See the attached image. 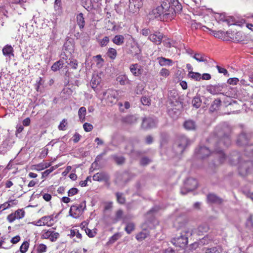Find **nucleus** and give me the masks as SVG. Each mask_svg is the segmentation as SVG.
Wrapping results in <instances>:
<instances>
[{
    "label": "nucleus",
    "mask_w": 253,
    "mask_h": 253,
    "mask_svg": "<svg viewBox=\"0 0 253 253\" xmlns=\"http://www.w3.org/2000/svg\"><path fill=\"white\" fill-rule=\"evenodd\" d=\"M191 229L185 228L182 230L179 235L172 239V243L176 247L184 248L188 244V239L193 234Z\"/></svg>",
    "instance_id": "nucleus-2"
},
{
    "label": "nucleus",
    "mask_w": 253,
    "mask_h": 253,
    "mask_svg": "<svg viewBox=\"0 0 253 253\" xmlns=\"http://www.w3.org/2000/svg\"><path fill=\"white\" fill-rule=\"evenodd\" d=\"M29 244L28 242H24L20 248V251L22 253H26L29 248Z\"/></svg>",
    "instance_id": "nucleus-45"
},
{
    "label": "nucleus",
    "mask_w": 253,
    "mask_h": 253,
    "mask_svg": "<svg viewBox=\"0 0 253 253\" xmlns=\"http://www.w3.org/2000/svg\"><path fill=\"white\" fill-rule=\"evenodd\" d=\"M64 62L62 60H60L57 62H55L51 67V70L53 71H57L60 68L63 67Z\"/></svg>",
    "instance_id": "nucleus-28"
},
{
    "label": "nucleus",
    "mask_w": 253,
    "mask_h": 253,
    "mask_svg": "<svg viewBox=\"0 0 253 253\" xmlns=\"http://www.w3.org/2000/svg\"><path fill=\"white\" fill-rule=\"evenodd\" d=\"M70 236L72 237H76L77 240H76L75 239L74 240L78 242L82 238L81 234L80 233L79 230L76 229H72L71 230Z\"/></svg>",
    "instance_id": "nucleus-34"
},
{
    "label": "nucleus",
    "mask_w": 253,
    "mask_h": 253,
    "mask_svg": "<svg viewBox=\"0 0 253 253\" xmlns=\"http://www.w3.org/2000/svg\"><path fill=\"white\" fill-rule=\"evenodd\" d=\"M231 141L228 135H224L219 138L218 145H221L222 143L225 146H228L230 144Z\"/></svg>",
    "instance_id": "nucleus-25"
},
{
    "label": "nucleus",
    "mask_w": 253,
    "mask_h": 253,
    "mask_svg": "<svg viewBox=\"0 0 253 253\" xmlns=\"http://www.w3.org/2000/svg\"><path fill=\"white\" fill-rule=\"evenodd\" d=\"M86 114V108L84 107H81L78 111V116L80 121L82 123L85 121V115Z\"/></svg>",
    "instance_id": "nucleus-24"
},
{
    "label": "nucleus",
    "mask_w": 253,
    "mask_h": 253,
    "mask_svg": "<svg viewBox=\"0 0 253 253\" xmlns=\"http://www.w3.org/2000/svg\"><path fill=\"white\" fill-rule=\"evenodd\" d=\"M209 240H210V239H209L208 237L205 236L202 239L200 240V241H199V242H198V244L199 245L207 244L209 243Z\"/></svg>",
    "instance_id": "nucleus-59"
},
{
    "label": "nucleus",
    "mask_w": 253,
    "mask_h": 253,
    "mask_svg": "<svg viewBox=\"0 0 253 253\" xmlns=\"http://www.w3.org/2000/svg\"><path fill=\"white\" fill-rule=\"evenodd\" d=\"M134 224L132 222L128 223L126 227L125 230L128 234H130L134 229Z\"/></svg>",
    "instance_id": "nucleus-42"
},
{
    "label": "nucleus",
    "mask_w": 253,
    "mask_h": 253,
    "mask_svg": "<svg viewBox=\"0 0 253 253\" xmlns=\"http://www.w3.org/2000/svg\"><path fill=\"white\" fill-rule=\"evenodd\" d=\"M149 235V231L147 229H144L142 231L136 234V239L138 241L141 242L147 238Z\"/></svg>",
    "instance_id": "nucleus-16"
},
{
    "label": "nucleus",
    "mask_w": 253,
    "mask_h": 253,
    "mask_svg": "<svg viewBox=\"0 0 253 253\" xmlns=\"http://www.w3.org/2000/svg\"><path fill=\"white\" fill-rule=\"evenodd\" d=\"M117 81L121 85L129 84L130 83V81L128 79L127 76L125 74L118 76L117 78Z\"/></svg>",
    "instance_id": "nucleus-17"
},
{
    "label": "nucleus",
    "mask_w": 253,
    "mask_h": 253,
    "mask_svg": "<svg viewBox=\"0 0 253 253\" xmlns=\"http://www.w3.org/2000/svg\"><path fill=\"white\" fill-rule=\"evenodd\" d=\"M181 9V6L179 4L177 1H174L171 4L169 0H164L161 5L152 9L149 15L151 18L161 19L162 16L171 18L173 12L176 13V10L179 11Z\"/></svg>",
    "instance_id": "nucleus-1"
},
{
    "label": "nucleus",
    "mask_w": 253,
    "mask_h": 253,
    "mask_svg": "<svg viewBox=\"0 0 253 253\" xmlns=\"http://www.w3.org/2000/svg\"><path fill=\"white\" fill-rule=\"evenodd\" d=\"M184 126L187 130H193L195 128V122L191 120H188L185 122Z\"/></svg>",
    "instance_id": "nucleus-32"
},
{
    "label": "nucleus",
    "mask_w": 253,
    "mask_h": 253,
    "mask_svg": "<svg viewBox=\"0 0 253 253\" xmlns=\"http://www.w3.org/2000/svg\"><path fill=\"white\" fill-rule=\"evenodd\" d=\"M163 38V35L159 32H155L151 34L149 37V40L157 44L161 43Z\"/></svg>",
    "instance_id": "nucleus-13"
},
{
    "label": "nucleus",
    "mask_w": 253,
    "mask_h": 253,
    "mask_svg": "<svg viewBox=\"0 0 253 253\" xmlns=\"http://www.w3.org/2000/svg\"><path fill=\"white\" fill-rule=\"evenodd\" d=\"M41 238L48 239L51 242H55L59 237L58 232H55L52 228L48 230L44 229L41 232Z\"/></svg>",
    "instance_id": "nucleus-5"
},
{
    "label": "nucleus",
    "mask_w": 253,
    "mask_h": 253,
    "mask_svg": "<svg viewBox=\"0 0 253 253\" xmlns=\"http://www.w3.org/2000/svg\"><path fill=\"white\" fill-rule=\"evenodd\" d=\"M160 76L166 78L169 75V71L166 68H162L159 73Z\"/></svg>",
    "instance_id": "nucleus-50"
},
{
    "label": "nucleus",
    "mask_w": 253,
    "mask_h": 253,
    "mask_svg": "<svg viewBox=\"0 0 253 253\" xmlns=\"http://www.w3.org/2000/svg\"><path fill=\"white\" fill-rule=\"evenodd\" d=\"M207 200L208 202L211 203L219 204L221 203V200L213 194L208 195L207 196Z\"/></svg>",
    "instance_id": "nucleus-22"
},
{
    "label": "nucleus",
    "mask_w": 253,
    "mask_h": 253,
    "mask_svg": "<svg viewBox=\"0 0 253 253\" xmlns=\"http://www.w3.org/2000/svg\"><path fill=\"white\" fill-rule=\"evenodd\" d=\"M51 165V163H42L38 165H35L34 167L35 169L40 171L47 168L50 167Z\"/></svg>",
    "instance_id": "nucleus-30"
},
{
    "label": "nucleus",
    "mask_w": 253,
    "mask_h": 253,
    "mask_svg": "<svg viewBox=\"0 0 253 253\" xmlns=\"http://www.w3.org/2000/svg\"><path fill=\"white\" fill-rule=\"evenodd\" d=\"M86 208L85 202L84 201L80 204H76L70 207L69 214L73 218H77L82 215Z\"/></svg>",
    "instance_id": "nucleus-3"
},
{
    "label": "nucleus",
    "mask_w": 253,
    "mask_h": 253,
    "mask_svg": "<svg viewBox=\"0 0 253 253\" xmlns=\"http://www.w3.org/2000/svg\"><path fill=\"white\" fill-rule=\"evenodd\" d=\"M67 125V120L66 119H63L59 125L58 129L60 130H65Z\"/></svg>",
    "instance_id": "nucleus-51"
},
{
    "label": "nucleus",
    "mask_w": 253,
    "mask_h": 253,
    "mask_svg": "<svg viewBox=\"0 0 253 253\" xmlns=\"http://www.w3.org/2000/svg\"><path fill=\"white\" fill-rule=\"evenodd\" d=\"M96 59V63L97 65L99 67H101L103 65L104 60L102 58L101 56L100 55H97L95 57Z\"/></svg>",
    "instance_id": "nucleus-56"
},
{
    "label": "nucleus",
    "mask_w": 253,
    "mask_h": 253,
    "mask_svg": "<svg viewBox=\"0 0 253 253\" xmlns=\"http://www.w3.org/2000/svg\"><path fill=\"white\" fill-rule=\"evenodd\" d=\"M58 167V165L51 167L50 169H46L42 173V176L43 177H46L49 173L52 172L54 169Z\"/></svg>",
    "instance_id": "nucleus-44"
},
{
    "label": "nucleus",
    "mask_w": 253,
    "mask_h": 253,
    "mask_svg": "<svg viewBox=\"0 0 253 253\" xmlns=\"http://www.w3.org/2000/svg\"><path fill=\"white\" fill-rule=\"evenodd\" d=\"M107 56L111 59H115L117 56V52L114 48H109L107 52Z\"/></svg>",
    "instance_id": "nucleus-35"
},
{
    "label": "nucleus",
    "mask_w": 253,
    "mask_h": 253,
    "mask_svg": "<svg viewBox=\"0 0 253 253\" xmlns=\"http://www.w3.org/2000/svg\"><path fill=\"white\" fill-rule=\"evenodd\" d=\"M201 104V100L198 96H195L192 100V104L194 107L198 108Z\"/></svg>",
    "instance_id": "nucleus-38"
},
{
    "label": "nucleus",
    "mask_w": 253,
    "mask_h": 253,
    "mask_svg": "<svg viewBox=\"0 0 253 253\" xmlns=\"http://www.w3.org/2000/svg\"><path fill=\"white\" fill-rule=\"evenodd\" d=\"M129 11L133 13L138 12L143 5V0H129Z\"/></svg>",
    "instance_id": "nucleus-8"
},
{
    "label": "nucleus",
    "mask_w": 253,
    "mask_h": 253,
    "mask_svg": "<svg viewBox=\"0 0 253 253\" xmlns=\"http://www.w3.org/2000/svg\"><path fill=\"white\" fill-rule=\"evenodd\" d=\"M141 101L144 105H149L150 104V99L146 96L142 97Z\"/></svg>",
    "instance_id": "nucleus-58"
},
{
    "label": "nucleus",
    "mask_w": 253,
    "mask_h": 253,
    "mask_svg": "<svg viewBox=\"0 0 253 253\" xmlns=\"http://www.w3.org/2000/svg\"><path fill=\"white\" fill-rule=\"evenodd\" d=\"M193 58L198 62H206L207 59L205 55L201 53H196L193 56Z\"/></svg>",
    "instance_id": "nucleus-36"
},
{
    "label": "nucleus",
    "mask_w": 253,
    "mask_h": 253,
    "mask_svg": "<svg viewBox=\"0 0 253 253\" xmlns=\"http://www.w3.org/2000/svg\"><path fill=\"white\" fill-rule=\"evenodd\" d=\"M248 140V138L246 134L245 133H241L238 139H237V143L239 145H245L247 143Z\"/></svg>",
    "instance_id": "nucleus-29"
},
{
    "label": "nucleus",
    "mask_w": 253,
    "mask_h": 253,
    "mask_svg": "<svg viewBox=\"0 0 253 253\" xmlns=\"http://www.w3.org/2000/svg\"><path fill=\"white\" fill-rule=\"evenodd\" d=\"M196 153L198 157L204 158L208 156L210 153V150L205 147H201L198 149L196 150Z\"/></svg>",
    "instance_id": "nucleus-14"
},
{
    "label": "nucleus",
    "mask_w": 253,
    "mask_h": 253,
    "mask_svg": "<svg viewBox=\"0 0 253 253\" xmlns=\"http://www.w3.org/2000/svg\"><path fill=\"white\" fill-rule=\"evenodd\" d=\"M13 47L10 45H5L2 49V53L4 56H8L9 58L13 56Z\"/></svg>",
    "instance_id": "nucleus-18"
},
{
    "label": "nucleus",
    "mask_w": 253,
    "mask_h": 253,
    "mask_svg": "<svg viewBox=\"0 0 253 253\" xmlns=\"http://www.w3.org/2000/svg\"><path fill=\"white\" fill-rule=\"evenodd\" d=\"M46 245L41 244L38 246L37 251L39 253H44L46 251Z\"/></svg>",
    "instance_id": "nucleus-49"
},
{
    "label": "nucleus",
    "mask_w": 253,
    "mask_h": 253,
    "mask_svg": "<svg viewBox=\"0 0 253 253\" xmlns=\"http://www.w3.org/2000/svg\"><path fill=\"white\" fill-rule=\"evenodd\" d=\"M223 88V84L208 85L206 86V90L212 95L221 93Z\"/></svg>",
    "instance_id": "nucleus-10"
},
{
    "label": "nucleus",
    "mask_w": 253,
    "mask_h": 253,
    "mask_svg": "<svg viewBox=\"0 0 253 253\" xmlns=\"http://www.w3.org/2000/svg\"><path fill=\"white\" fill-rule=\"evenodd\" d=\"M124 40L125 38L123 35H117L112 39V42L117 45H121L124 43Z\"/></svg>",
    "instance_id": "nucleus-23"
},
{
    "label": "nucleus",
    "mask_w": 253,
    "mask_h": 253,
    "mask_svg": "<svg viewBox=\"0 0 253 253\" xmlns=\"http://www.w3.org/2000/svg\"><path fill=\"white\" fill-rule=\"evenodd\" d=\"M209 227L207 225H201L199 226L197 229L195 230V232L199 236L203 235L205 233L208 232Z\"/></svg>",
    "instance_id": "nucleus-20"
},
{
    "label": "nucleus",
    "mask_w": 253,
    "mask_h": 253,
    "mask_svg": "<svg viewBox=\"0 0 253 253\" xmlns=\"http://www.w3.org/2000/svg\"><path fill=\"white\" fill-rule=\"evenodd\" d=\"M44 226H51L54 223V218L52 215L42 217Z\"/></svg>",
    "instance_id": "nucleus-19"
},
{
    "label": "nucleus",
    "mask_w": 253,
    "mask_h": 253,
    "mask_svg": "<svg viewBox=\"0 0 253 253\" xmlns=\"http://www.w3.org/2000/svg\"><path fill=\"white\" fill-rule=\"evenodd\" d=\"M76 20L77 23L79 26L80 28L81 29H83L84 26L85 21L83 16V14L82 13H80L77 15Z\"/></svg>",
    "instance_id": "nucleus-21"
},
{
    "label": "nucleus",
    "mask_w": 253,
    "mask_h": 253,
    "mask_svg": "<svg viewBox=\"0 0 253 253\" xmlns=\"http://www.w3.org/2000/svg\"><path fill=\"white\" fill-rule=\"evenodd\" d=\"M109 42V37L106 36L104 37L103 39L100 40L99 43L101 46H106L108 42Z\"/></svg>",
    "instance_id": "nucleus-54"
},
{
    "label": "nucleus",
    "mask_w": 253,
    "mask_h": 253,
    "mask_svg": "<svg viewBox=\"0 0 253 253\" xmlns=\"http://www.w3.org/2000/svg\"><path fill=\"white\" fill-rule=\"evenodd\" d=\"M84 130L86 132H89L93 129V126L91 124L85 123L83 125Z\"/></svg>",
    "instance_id": "nucleus-55"
},
{
    "label": "nucleus",
    "mask_w": 253,
    "mask_h": 253,
    "mask_svg": "<svg viewBox=\"0 0 253 253\" xmlns=\"http://www.w3.org/2000/svg\"><path fill=\"white\" fill-rule=\"evenodd\" d=\"M198 183L197 180L193 178H188L184 182V188L181 189L182 194H185L186 192L184 191V189H186L187 191H192L197 187Z\"/></svg>",
    "instance_id": "nucleus-6"
},
{
    "label": "nucleus",
    "mask_w": 253,
    "mask_h": 253,
    "mask_svg": "<svg viewBox=\"0 0 253 253\" xmlns=\"http://www.w3.org/2000/svg\"><path fill=\"white\" fill-rule=\"evenodd\" d=\"M100 82V79L97 76H93L91 81L92 87L95 88L97 86V85L99 84Z\"/></svg>",
    "instance_id": "nucleus-40"
},
{
    "label": "nucleus",
    "mask_w": 253,
    "mask_h": 253,
    "mask_svg": "<svg viewBox=\"0 0 253 253\" xmlns=\"http://www.w3.org/2000/svg\"><path fill=\"white\" fill-rule=\"evenodd\" d=\"M215 151L218 153V157L219 158V161L220 163H222L224 162V160L226 159V157H225V154L223 153V152L221 150H218L217 149L215 150Z\"/></svg>",
    "instance_id": "nucleus-48"
},
{
    "label": "nucleus",
    "mask_w": 253,
    "mask_h": 253,
    "mask_svg": "<svg viewBox=\"0 0 253 253\" xmlns=\"http://www.w3.org/2000/svg\"><path fill=\"white\" fill-rule=\"evenodd\" d=\"M108 174L104 172H98L93 176V179L95 181H102L107 180Z\"/></svg>",
    "instance_id": "nucleus-15"
},
{
    "label": "nucleus",
    "mask_w": 253,
    "mask_h": 253,
    "mask_svg": "<svg viewBox=\"0 0 253 253\" xmlns=\"http://www.w3.org/2000/svg\"><path fill=\"white\" fill-rule=\"evenodd\" d=\"M54 9L57 13H60L62 10L61 0H55L54 5Z\"/></svg>",
    "instance_id": "nucleus-39"
},
{
    "label": "nucleus",
    "mask_w": 253,
    "mask_h": 253,
    "mask_svg": "<svg viewBox=\"0 0 253 253\" xmlns=\"http://www.w3.org/2000/svg\"><path fill=\"white\" fill-rule=\"evenodd\" d=\"M17 219H21L24 216L25 212L22 210H18L14 212Z\"/></svg>",
    "instance_id": "nucleus-46"
},
{
    "label": "nucleus",
    "mask_w": 253,
    "mask_h": 253,
    "mask_svg": "<svg viewBox=\"0 0 253 253\" xmlns=\"http://www.w3.org/2000/svg\"><path fill=\"white\" fill-rule=\"evenodd\" d=\"M191 27L192 29H197L201 27L200 23H197L195 21H192L190 23Z\"/></svg>",
    "instance_id": "nucleus-60"
},
{
    "label": "nucleus",
    "mask_w": 253,
    "mask_h": 253,
    "mask_svg": "<svg viewBox=\"0 0 253 253\" xmlns=\"http://www.w3.org/2000/svg\"><path fill=\"white\" fill-rule=\"evenodd\" d=\"M85 231L86 234L89 237H93L95 236V235L96 234V232L95 229L90 230V229L87 228L85 230Z\"/></svg>",
    "instance_id": "nucleus-53"
},
{
    "label": "nucleus",
    "mask_w": 253,
    "mask_h": 253,
    "mask_svg": "<svg viewBox=\"0 0 253 253\" xmlns=\"http://www.w3.org/2000/svg\"><path fill=\"white\" fill-rule=\"evenodd\" d=\"M158 59L160 65L162 66L171 65L172 62L171 60L164 57H160Z\"/></svg>",
    "instance_id": "nucleus-33"
},
{
    "label": "nucleus",
    "mask_w": 253,
    "mask_h": 253,
    "mask_svg": "<svg viewBox=\"0 0 253 253\" xmlns=\"http://www.w3.org/2000/svg\"><path fill=\"white\" fill-rule=\"evenodd\" d=\"M253 166L252 162H239V171L241 175L245 176L250 172L251 168Z\"/></svg>",
    "instance_id": "nucleus-7"
},
{
    "label": "nucleus",
    "mask_w": 253,
    "mask_h": 253,
    "mask_svg": "<svg viewBox=\"0 0 253 253\" xmlns=\"http://www.w3.org/2000/svg\"><path fill=\"white\" fill-rule=\"evenodd\" d=\"M118 105L120 108V110L121 111H124L125 109H128L130 107V104L128 102H125L124 103V104H123L122 102H119L118 103Z\"/></svg>",
    "instance_id": "nucleus-41"
},
{
    "label": "nucleus",
    "mask_w": 253,
    "mask_h": 253,
    "mask_svg": "<svg viewBox=\"0 0 253 253\" xmlns=\"http://www.w3.org/2000/svg\"><path fill=\"white\" fill-rule=\"evenodd\" d=\"M188 77L196 81H199L201 79V75L198 72L190 71L188 74Z\"/></svg>",
    "instance_id": "nucleus-31"
},
{
    "label": "nucleus",
    "mask_w": 253,
    "mask_h": 253,
    "mask_svg": "<svg viewBox=\"0 0 253 253\" xmlns=\"http://www.w3.org/2000/svg\"><path fill=\"white\" fill-rule=\"evenodd\" d=\"M183 218L182 217H178L173 223L174 226L176 228L181 227L183 225Z\"/></svg>",
    "instance_id": "nucleus-43"
},
{
    "label": "nucleus",
    "mask_w": 253,
    "mask_h": 253,
    "mask_svg": "<svg viewBox=\"0 0 253 253\" xmlns=\"http://www.w3.org/2000/svg\"><path fill=\"white\" fill-rule=\"evenodd\" d=\"M103 99L108 104L115 103L118 99L119 92L117 90L109 89L103 92Z\"/></svg>",
    "instance_id": "nucleus-4"
},
{
    "label": "nucleus",
    "mask_w": 253,
    "mask_h": 253,
    "mask_svg": "<svg viewBox=\"0 0 253 253\" xmlns=\"http://www.w3.org/2000/svg\"><path fill=\"white\" fill-rule=\"evenodd\" d=\"M17 218H16V216H15V215L14 213H12L8 215V216H7V220L10 222H12L13 221H14Z\"/></svg>",
    "instance_id": "nucleus-64"
},
{
    "label": "nucleus",
    "mask_w": 253,
    "mask_h": 253,
    "mask_svg": "<svg viewBox=\"0 0 253 253\" xmlns=\"http://www.w3.org/2000/svg\"><path fill=\"white\" fill-rule=\"evenodd\" d=\"M116 196L117 198V200L119 203L123 204L125 203V199L122 194L117 193Z\"/></svg>",
    "instance_id": "nucleus-61"
},
{
    "label": "nucleus",
    "mask_w": 253,
    "mask_h": 253,
    "mask_svg": "<svg viewBox=\"0 0 253 253\" xmlns=\"http://www.w3.org/2000/svg\"><path fill=\"white\" fill-rule=\"evenodd\" d=\"M177 143L179 149L177 152L182 153L184 151L185 148L189 144V141L186 136H181L179 138Z\"/></svg>",
    "instance_id": "nucleus-12"
},
{
    "label": "nucleus",
    "mask_w": 253,
    "mask_h": 253,
    "mask_svg": "<svg viewBox=\"0 0 253 253\" xmlns=\"http://www.w3.org/2000/svg\"><path fill=\"white\" fill-rule=\"evenodd\" d=\"M11 146V143L9 140H5L3 141L0 148L2 151H6L8 150Z\"/></svg>",
    "instance_id": "nucleus-37"
},
{
    "label": "nucleus",
    "mask_w": 253,
    "mask_h": 253,
    "mask_svg": "<svg viewBox=\"0 0 253 253\" xmlns=\"http://www.w3.org/2000/svg\"><path fill=\"white\" fill-rule=\"evenodd\" d=\"M78 192V190L76 188H72L71 189H70L68 192V196H73L74 195H75V194H76Z\"/></svg>",
    "instance_id": "nucleus-62"
},
{
    "label": "nucleus",
    "mask_w": 253,
    "mask_h": 253,
    "mask_svg": "<svg viewBox=\"0 0 253 253\" xmlns=\"http://www.w3.org/2000/svg\"><path fill=\"white\" fill-rule=\"evenodd\" d=\"M129 68L131 73L135 77H139L143 74V67L138 63L130 64Z\"/></svg>",
    "instance_id": "nucleus-9"
},
{
    "label": "nucleus",
    "mask_w": 253,
    "mask_h": 253,
    "mask_svg": "<svg viewBox=\"0 0 253 253\" xmlns=\"http://www.w3.org/2000/svg\"><path fill=\"white\" fill-rule=\"evenodd\" d=\"M221 101L220 100L216 99L215 100L211 106L210 108V110L213 111L214 110H216L217 108L219 106L220 104Z\"/></svg>",
    "instance_id": "nucleus-47"
},
{
    "label": "nucleus",
    "mask_w": 253,
    "mask_h": 253,
    "mask_svg": "<svg viewBox=\"0 0 253 253\" xmlns=\"http://www.w3.org/2000/svg\"><path fill=\"white\" fill-rule=\"evenodd\" d=\"M239 82V80L237 78H230L227 81V83L231 85H236Z\"/></svg>",
    "instance_id": "nucleus-52"
},
{
    "label": "nucleus",
    "mask_w": 253,
    "mask_h": 253,
    "mask_svg": "<svg viewBox=\"0 0 253 253\" xmlns=\"http://www.w3.org/2000/svg\"><path fill=\"white\" fill-rule=\"evenodd\" d=\"M216 68H217L218 71L219 73H222V74H223L225 76H229L228 71L224 68L221 67L219 66H217Z\"/></svg>",
    "instance_id": "nucleus-57"
},
{
    "label": "nucleus",
    "mask_w": 253,
    "mask_h": 253,
    "mask_svg": "<svg viewBox=\"0 0 253 253\" xmlns=\"http://www.w3.org/2000/svg\"><path fill=\"white\" fill-rule=\"evenodd\" d=\"M203 253H221V249L219 247H215L211 248H205Z\"/></svg>",
    "instance_id": "nucleus-27"
},
{
    "label": "nucleus",
    "mask_w": 253,
    "mask_h": 253,
    "mask_svg": "<svg viewBox=\"0 0 253 253\" xmlns=\"http://www.w3.org/2000/svg\"><path fill=\"white\" fill-rule=\"evenodd\" d=\"M138 117L136 115H130L125 117L124 121L125 123L128 124H133L136 122Z\"/></svg>",
    "instance_id": "nucleus-26"
},
{
    "label": "nucleus",
    "mask_w": 253,
    "mask_h": 253,
    "mask_svg": "<svg viewBox=\"0 0 253 253\" xmlns=\"http://www.w3.org/2000/svg\"><path fill=\"white\" fill-rule=\"evenodd\" d=\"M157 121L152 118H147L143 120L142 127L145 129L151 128L155 127L156 125Z\"/></svg>",
    "instance_id": "nucleus-11"
},
{
    "label": "nucleus",
    "mask_w": 253,
    "mask_h": 253,
    "mask_svg": "<svg viewBox=\"0 0 253 253\" xmlns=\"http://www.w3.org/2000/svg\"><path fill=\"white\" fill-rule=\"evenodd\" d=\"M81 138V135L77 132L75 133L72 137V140L75 143L78 142Z\"/></svg>",
    "instance_id": "nucleus-63"
}]
</instances>
